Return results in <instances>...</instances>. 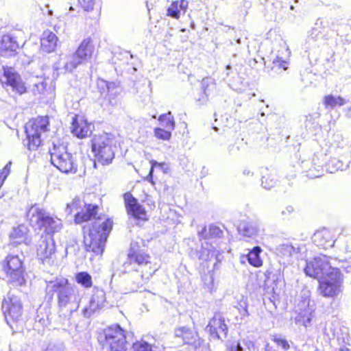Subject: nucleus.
<instances>
[{"instance_id":"nucleus-53","label":"nucleus","mask_w":351,"mask_h":351,"mask_svg":"<svg viewBox=\"0 0 351 351\" xmlns=\"http://www.w3.org/2000/svg\"><path fill=\"white\" fill-rule=\"evenodd\" d=\"M11 166H12V162L10 161L8 162L5 166L3 167V169H5V170L7 169L8 171H9L10 173V169H11Z\"/></svg>"},{"instance_id":"nucleus-20","label":"nucleus","mask_w":351,"mask_h":351,"mask_svg":"<svg viewBox=\"0 0 351 351\" xmlns=\"http://www.w3.org/2000/svg\"><path fill=\"white\" fill-rule=\"evenodd\" d=\"M98 206L92 204H86L84 203L80 211L74 214L75 222L76 223H81L95 218L97 213L98 212Z\"/></svg>"},{"instance_id":"nucleus-61","label":"nucleus","mask_w":351,"mask_h":351,"mask_svg":"<svg viewBox=\"0 0 351 351\" xmlns=\"http://www.w3.org/2000/svg\"><path fill=\"white\" fill-rule=\"evenodd\" d=\"M261 114V116H265V113L264 112H262Z\"/></svg>"},{"instance_id":"nucleus-21","label":"nucleus","mask_w":351,"mask_h":351,"mask_svg":"<svg viewBox=\"0 0 351 351\" xmlns=\"http://www.w3.org/2000/svg\"><path fill=\"white\" fill-rule=\"evenodd\" d=\"M313 240L317 246L323 248L332 247L336 242L331 232L326 229L317 231L313 234Z\"/></svg>"},{"instance_id":"nucleus-24","label":"nucleus","mask_w":351,"mask_h":351,"mask_svg":"<svg viewBox=\"0 0 351 351\" xmlns=\"http://www.w3.org/2000/svg\"><path fill=\"white\" fill-rule=\"evenodd\" d=\"M27 228L24 225L19 226L13 229L10 234V239L13 243L21 244L27 241Z\"/></svg>"},{"instance_id":"nucleus-45","label":"nucleus","mask_w":351,"mask_h":351,"mask_svg":"<svg viewBox=\"0 0 351 351\" xmlns=\"http://www.w3.org/2000/svg\"><path fill=\"white\" fill-rule=\"evenodd\" d=\"M79 3L86 11H89L93 8L94 0H78Z\"/></svg>"},{"instance_id":"nucleus-15","label":"nucleus","mask_w":351,"mask_h":351,"mask_svg":"<svg viewBox=\"0 0 351 351\" xmlns=\"http://www.w3.org/2000/svg\"><path fill=\"white\" fill-rule=\"evenodd\" d=\"M93 128V125L91 123H88L83 116L75 115L73 118L71 130L76 137L84 138L91 134Z\"/></svg>"},{"instance_id":"nucleus-5","label":"nucleus","mask_w":351,"mask_h":351,"mask_svg":"<svg viewBox=\"0 0 351 351\" xmlns=\"http://www.w3.org/2000/svg\"><path fill=\"white\" fill-rule=\"evenodd\" d=\"M115 149L114 140L108 134L95 136L92 139V152L96 160L102 165L112 162Z\"/></svg>"},{"instance_id":"nucleus-55","label":"nucleus","mask_w":351,"mask_h":351,"mask_svg":"<svg viewBox=\"0 0 351 351\" xmlns=\"http://www.w3.org/2000/svg\"><path fill=\"white\" fill-rule=\"evenodd\" d=\"M114 86H115V84L114 82L108 83L107 84V88H108V90L110 89V88H114Z\"/></svg>"},{"instance_id":"nucleus-56","label":"nucleus","mask_w":351,"mask_h":351,"mask_svg":"<svg viewBox=\"0 0 351 351\" xmlns=\"http://www.w3.org/2000/svg\"><path fill=\"white\" fill-rule=\"evenodd\" d=\"M265 351H272L271 348L269 344H266L265 346Z\"/></svg>"},{"instance_id":"nucleus-23","label":"nucleus","mask_w":351,"mask_h":351,"mask_svg":"<svg viewBox=\"0 0 351 351\" xmlns=\"http://www.w3.org/2000/svg\"><path fill=\"white\" fill-rule=\"evenodd\" d=\"M93 53V47L90 44V38L82 40L75 53L83 62L90 58Z\"/></svg>"},{"instance_id":"nucleus-2","label":"nucleus","mask_w":351,"mask_h":351,"mask_svg":"<svg viewBox=\"0 0 351 351\" xmlns=\"http://www.w3.org/2000/svg\"><path fill=\"white\" fill-rule=\"evenodd\" d=\"M46 289L49 293H57L60 309L66 308L70 313L78 309L81 300L79 290L76 287L69 284L67 279L60 278L50 281L47 282Z\"/></svg>"},{"instance_id":"nucleus-16","label":"nucleus","mask_w":351,"mask_h":351,"mask_svg":"<svg viewBox=\"0 0 351 351\" xmlns=\"http://www.w3.org/2000/svg\"><path fill=\"white\" fill-rule=\"evenodd\" d=\"M128 213L136 219L147 220L145 208L138 202V200L130 193L123 195Z\"/></svg>"},{"instance_id":"nucleus-18","label":"nucleus","mask_w":351,"mask_h":351,"mask_svg":"<svg viewBox=\"0 0 351 351\" xmlns=\"http://www.w3.org/2000/svg\"><path fill=\"white\" fill-rule=\"evenodd\" d=\"M19 48V44L16 38L12 34H5L1 37L0 51L2 56L8 57L14 56Z\"/></svg>"},{"instance_id":"nucleus-60","label":"nucleus","mask_w":351,"mask_h":351,"mask_svg":"<svg viewBox=\"0 0 351 351\" xmlns=\"http://www.w3.org/2000/svg\"><path fill=\"white\" fill-rule=\"evenodd\" d=\"M318 24H319V21H317L316 22L315 25H318Z\"/></svg>"},{"instance_id":"nucleus-36","label":"nucleus","mask_w":351,"mask_h":351,"mask_svg":"<svg viewBox=\"0 0 351 351\" xmlns=\"http://www.w3.org/2000/svg\"><path fill=\"white\" fill-rule=\"evenodd\" d=\"M278 251L282 255L285 256H291L294 253H298L299 248H295L294 247L289 244H283L280 246V247L278 248Z\"/></svg>"},{"instance_id":"nucleus-40","label":"nucleus","mask_w":351,"mask_h":351,"mask_svg":"<svg viewBox=\"0 0 351 351\" xmlns=\"http://www.w3.org/2000/svg\"><path fill=\"white\" fill-rule=\"evenodd\" d=\"M180 12L181 10L178 6V1H174L167 9V15L175 19H179Z\"/></svg>"},{"instance_id":"nucleus-30","label":"nucleus","mask_w":351,"mask_h":351,"mask_svg":"<svg viewBox=\"0 0 351 351\" xmlns=\"http://www.w3.org/2000/svg\"><path fill=\"white\" fill-rule=\"evenodd\" d=\"M216 256V251L210 244H209L206 241L202 244V248L198 252V257L199 259L206 261H208L213 256Z\"/></svg>"},{"instance_id":"nucleus-51","label":"nucleus","mask_w":351,"mask_h":351,"mask_svg":"<svg viewBox=\"0 0 351 351\" xmlns=\"http://www.w3.org/2000/svg\"><path fill=\"white\" fill-rule=\"evenodd\" d=\"M214 325L215 326H212L210 320L207 327L209 328V330L212 333L217 334V327L219 326V323L218 322H216V323Z\"/></svg>"},{"instance_id":"nucleus-9","label":"nucleus","mask_w":351,"mask_h":351,"mask_svg":"<svg viewBox=\"0 0 351 351\" xmlns=\"http://www.w3.org/2000/svg\"><path fill=\"white\" fill-rule=\"evenodd\" d=\"M49 120L47 117H38L30 120L25 125V132L29 149L35 150L41 144V136L49 130Z\"/></svg>"},{"instance_id":"nucleus-25","label":"nucleus","mask_w":351,"mask_h":351,"mask_svg":"<svg viewBox=\"0 0 351 351\" xmlns=\"http://www.w3.org/2000/svg\"><path fill=\"white\" fill-rule=\"evenodd\" d=\"M239 233L247 237L254 238L257 236L258 228L256 223L253 222H243L238 227Z\"/></svg>"},{"instance_id":"nucleus-42","label":"nucleus","mask_w":351,"mask_h":351,"mask_svg":"<svg viewBox=\"0 0 351 351\" xmlns=\"http://www.w3.org/2000/svg\"><path fill=\"white\" fill-rule=\"evenodd\" d=\"M274 341L278 347H280L284 350H287L289 348V344L288 341L280 336H275L274 337Z\"/></svg>"},{"instance_id":"nucleus-17","label":"nucleus","mask_w":351,"mask_h":351,"mask_svg":"<svg viewBox=\"0 0 351 351\" xmlns=\"http://www.w3.org/2000/svg\"><path fill=\"white\" fill-rule=\"evenodd\" d=\"M319 282L318 291L320 294L325 297H332L339 292L341 283L337 278H332L328 276L319 280Z\"/></svg>"},{"instance_id":"nucleus-38","label":"nucleus","mask_w":351,"mask_h":351,"mask_svg":"<svg viewBox=\"0 0 351 351\" xmlns=\"http://www.w3.org/2000/svg\"><path fill=\"white\" fill-rule=\"evenodd\" d=\"M272 64L273 66L271 70L275 72H278L279 70L285 71L288 68L287 62L281 60L278 57L273 60Z\"/></svg>"},{"instance_id":"nucleus-11","label":"nucleus","mask_w":351,"mask_h":351,"mask_svg":"<svg viewBox=\"0 0 351 351\" xmlns=\"http://www.w3.org/2000/svg\"><path fill=\"white\" fill-rule=\"evenodd\" d=\"M37 255L44 264L53 265L56 263V245L51 235L42 236L37 247Z\"/></svg>"},{"instance_id":"nucleus-50","label":"nucleus","mask_w":351,"mask_h":351,"mask_svg":"<svg viewBox=\"0 0 351 351\" xmlns=\"http://www.w3.org/2000/svg\"><path fill=\"white\" fill-rule=\"evenodd\" d=\"M10 172L8 171V170L3 169L1 171H0V181L2 182H4L7 177L9 176Z\"/></svg>"},{"instance_id":"nucleus-41","label":"nucleus","mask_w":351,"mask_h":351,"mask_svg":"<svg viewBox=\"0 0 351 351\" xmlns=\"http://www.w3.org/2000/svg\"><path fill=\"white\" fill-rule=\"evenodd\" d=\"M154 134L156 138L161 140H169L171 136V132L169 130H165L162 128H156L154 130Z\"/></svg>"},{"instance_id":"nucleus-1","label":"nucleus","mask_w":351,"mask_h":351,"mask_svg":"<svg viewBox=\"0 0 351 351\" xmlns=\"http://www.w3.org/2000/svg\"><path fill=\"white\" fill-rule=\"evenodd\" d=\"M125 268L128 269L130 278L136 287H141L147 283L150 278L158 269L151 261V256L143 250L131 248L128 254Z\"/></svg>"},{"instance_id":"nucleus-47","label":"nucleus","mask_w":351,"mask_h":351,"mask_svg":"<svg viewBox=\"0 0 351 351\" xmlns=\"http://www.w3.org/2000/svg\"><path fill=\"white\" fill-rule=\"evenodd\" d=\"M329 165H332L333 167H337V169H340L341 170L343 169V163L340 160H339L336 158H334V159H332L331 160H330Z\"/></svg>"},{"instance_id":"nucleus-22","label":"nucleus","mask_w":351,"mask_h":351,"mask_svg":"<svg viewBox=\"0 0 351 351\" xmlns=\"http://www.w3.org/2000/svg\"><path fill=\"white\" fill-rule=\"evenodd\" d=\"M58 38L49 30L45 31L40 38L41 50L46 53L53 52L57 46Z\"/></svg>"},{"instance_id":"nucleus-32","label":"nucleus","mask_w":351,"mask_h":351,"mask_svg":"<svg viewBox=\"0 0 351 351\" xmlns=\"http://www.w3.org/2000/svg\"><path fill=\"white\" fill-rule=\"evenodd\" d=\"M158 121L161 123V125L167 130H174L175 121L171 112H169L167 114H161L158 118Z\"/></svg>"},{"instance_id":"nucleus-19","label":"nucleus","mask_w":351,"mask_h":351,"mask_svg":"<svg viewBox=\"0 0 351 351\" xmlns=\"http://www.w3.org/2000/svg\"><path fill=\"white\" fill-rule=\"evenodd\" d=\"M82 61L75 53L70 54L56 62L53 67L56 70H63L64 72H72L77 66L82 64Z\"/></svg>"},{"instance_id":"nucleus-14","label":"nucleus","mask_w":351,"mask_h":351,"mask_svg":"<svg viewBox=\"0 0 351 351\" xmlns=\"http://www.w3.org/2000/svg\"><path fill=\"white\" fill-rule=\"evenodd\" d=\"M329 267V263L327 261L326 257L325 256H319L306 262L304 272L310 277L319 278L326 272Z\"/></svg>"},{"instance_id":"nucleus-12","label":"nucleus","mask_w":351,"mask_h":351,"mask_svg":"<svg viewBox=\"0 0 351 351\" xmlns=\"http://www.w3.org/2000/svg\"><path fill=\"white\" fill-rule=\"evenodd\" d=\"M302 300L298 304V311L295 317V323L306 327L311 321L312 315L314 311L313 304H311L310 293L307 290H303L301 293Z\"/></svg>"},{"instance_id":"nucleus-33","label":"nucleus","mask_w":351,"mask_h":351,"mask_svg":"<svg viewBox=\"0 0 351 351\" xmlns=\"http://www.w3.org/2000/svg\"><path fill=\"white\" fill-rule=\"evenodd\" d=\"M77 283L86 288H90L93 285L91 276L87 272H80L75 277Z\"/></svg>"},{"instance_id":"nucleus-8","label":"nucleus","mask_w":351,"mask_h":351,"mask_svg":"<svg viewBox=\"0 0 351 351\" xmlns=\"http://www.w3.org/2000/svg\"><path fill=\"white\" fill-rule=\"evenodd\" d=\"M49 153L51 164L60 171L65 173L76 172L77 165L72 154L68 152L66 146L53 144Z\"/></svg>"},{"instance_id":"nucleus-54","label":"nucleus","mask_w":351,"mask_h":351,"mask_svg":"<svg viewBox=\"0 0 351 351\" xmlns=\"http://www.w3.org/2000/svg\"><path fill=\"white\" fill-rule=\"evenodd\" d=\"M346 114L348 117L351 118V107L347 108L345 110Z\"/></svg>"},{"instance_id":"nucleus-4","label":"nucleus","mask_w":351,"mask_h":351,"mask_svg":"<svg viewBox=\"0 0 351 351\" xmlns=\"http://www.w3.org/2000/svg\"><path fill=\"white\" fill-rule=\"evenodd\" d=\"M125 331L118 324L105 328L98 335V341L110 351H125L126 346Z\"/></svg>"},{"instance_id":"nucleus-31","label":"nucleus","mask_w":351,"mask_h":351,"mask_svg":"<svg viewBox=\"0 0 351 351\" xmlns=\"http://www.w3.org/2000/svg\"><path fill=\"white\" fill-rule=\"evenodd\" d=\"M222 230L215 225H210L207 230L206 228H204L202 231L198 232L200 238L205 239L208 238L221 237L222 236Z\"/></svg>"},{"instance_id":"nucleus-3","label":"nucleus","mask_w":351,"mask_h":351,"mask_svg":"<svg viewBox=\"0 0 351 351\" xmlns=\"http://www.w3.org/2000/svg\"><path fill=\"white\" fill-rule=\"evenodd\" d=\"M112 228V221L106 217L95 219L88 233H84V243L86 251L101 254L105 243Z\"/></svg>"},{"instance_id":"nucleus-48","label":"nucleus","mask_w":351,"mask_h":351,"mask_svg":"<svg viewBox=\"0 0 351 351\" xmlns=\"http://www.w3.org/2000/svg\"><path fill=\"white\" fill-rule=\"evenodd\" d=\"M294 209L293 206H288L284 210L281 211V215L284 218L287 217L289 215H291L293 212Z\"/></svg>"},{"instance_id":"nucleus-29","label":"nucleus","mask_w":351,"mask_h":351,"mask_svg":"<svg viewBox=\"0 0 351 351\" xmlns=\"http://www.w3.org/2000/svg\"><path fill=\"white\" fill-rule=\"evenodd\" d=\"M323 103L326 108H335L337 106H342L346 104V101L341 96L333 95H326L323 99Z\"/></svg>"},{"instance_id":"nucleus-26","label":"nucleus","mask_w":351,"mask_h":351,"mask_svg":"<svg viewBox=\"0 0 351 351\" xmlns=\"http://www.w3.org/2000/svg\"><path fill=\"white\" fill-rule=\"evenodd\" d=\"M261 249L260 247H254L246 256L242 258L241 262H244L243 259H247L248 263L256 267H259L263 265V261L260 257Z\"/></svg>"},{"instance_id":"nucleus-27","label":"nucleus","mask_w":351,"mask_h":351,"mask_svg":"<svg viewBox=\"0 0 351 351\" xmlns=\"http://www.w3.org/2000/svg\"><path fill=\"white\" fill-rule=\"evenodd\" d=\"M176 337L182 338L184 343H192L197 337V335L191 330L186 327H181L175 330Z\"/></svg>"},{"instance_id":"nucleus-6","label":"nucleus","mask_w":351,"mask_h":351,"mask_svg":"<svg viewBox=\"0 0 351 351\" xmlns=\"http://www.w3.org/2000/svg\"><path fill=\"white\" fill-rule=\"evenodd\" d=\"M8 282L14 287H21L25 282L23 261L18 254H9L1 263Z\"/></svg>"},{"instance_id":"nucleus-35","label":"nucleus","mask_w":351,"mask_h":351,"mask_svg":"<svg viewBox=\"0 0 351 351\" xmlns=\"http://www.w3.org/2000/svg\"><path fill=\"white\" fill-rule=\"evenodd\" d=\"M202 88L206 95H209L215 88V83L213 78L206 77L202 81Z\"/></svg>"},{"instance_id":"nucleus-43","label":"nucleus","mask_w":351,"mask_h":351,"mask_svg":"<svg viewBox=\"0 0 351 351\" xmlns=\"http://www.w3.org/2000/svg\"><path fill=\"white\" fill-rule=\"evenodd\" d=\"M150 163H151V169L149 171V173L147 176V177L146 178V180H149V181H151L152 178V174H153V171H154V167H158L161 169H164V166L166 165V164L165 162H158L156 160H151L150 161Z\"/></svg>"},{"instance_id":"nucleus-49","label":"nucleus","mask_w":351,"mask_h":351,"mask_svg":"<svg viewBox=\"0 0 351 351\" xmlns=\"http://www.w3.org/2000/svg\"><path fill=\"white\" fill-rule=\"evenodd\" d=\"M178 4L180 10L185 12L188 7V1L186 0H181L180 1H178Z\"/></svg>"},{"instance_id":"nucleus-46","label":"nucleus","mask_w":351,"mask_h":351,"mask_svg":"<svg viewBox=\"0 0 351 351\" xmlns=\"http://www.w3.org/2000/svg\"><path fill=\"white\" fill-rule=\"evenodd\" d=\"M268 180L269 178L266 176H263L261 179V185L266 189H270L274 186L275 184V181L273 179L270 180L269 182H268Z\"/></svg>"},{"instance_id":"nucleus-59","label":"nucleus","mask_w":351,"mask_h":351,"mask_svg":"<svg viewBox=\"0 0 351 351\" xmlns=\"http://www.w3.org/2000/svg\"><path fill=\"white\" fill-rule=\"evenodd\" d=\"M237 42L238 43H241V40H240V38H239V39L237 40Z\"/></svg>"},{"instance_id":"nucleus-39","label":"nucleus","mask_w":351,"mask_h":351,"mask_svg":"<svg viewBox=\"0 0 351 351\" xmlns=\"http://www.w3.org/2000/svg\"><path fill=\"white\" fill-rule=\"evenodd\" d=\"M132 351H154L152 345L145 341H137L132 346Z\"/></svg>"},{"instance_id":"nucleus-52","label":"nucleus","mask_w":351,"mask_h":351,"mask_svg":"<svg viewBox=\"0 0 351 351\" xmlns=\"http://www.w3.org/2000/svg\"><path fill=\"white\" fill-rule=\"evenodd\" d=\"M36 86L37 87L38 90L39 92L43 91L45 90V86L44 84V82H41V83H40L38 84H36Z\"/></svg>"},{"instance_id":"nucleus-58","label":"nucleus","mask_w":351,"mask_h":351,"mask_svg":"<svg viewBox=\"0 0 351 351\" xmlns=\"http://www.w3.org/2000/svg\"><path fill=\"white\" fill-rule=\"evenodd\" d=\"M345 250L346 252H350V250L348 249V246L346 247Z\"/></svg>"},{"instance_id":"nucleus-34","label":"nucleus","mask_w":351,"mask_h":351,"mask_svg":"<svg viewBox=\"0 0 351 351\" xmlns=\"http://www.w3.org/2000/svg\"><path fill=\"white\" fill-rule=\"evenodd\" d=\"M84 202L79 198H74L71 203L67 204L66 212L68 215L73 214L75 211H80Z\"/></svg>"},{"instance_id":"nucleus-57","label":"nucleus","mask_w":351,"mask_h":351,"mask_svg":"<svg viewBox=\"0 0 351 351\" xmlns=\"http://www.w3.org/2000/svg\"><path fill=\"white\" fill-rule=\"evenodd\" d=\"M340 351H350V350L347 348H342L340 349Z\"/></svg>"},{"instance_id":"nucleus-28","label":"nucleus","mask_w":351,"mask_h":351,"mask_svg":"<svg viewBox=\"0 0 351 351\" xmlns=\"http://www.w3.org/2000/svg\"><path fill=\"white\" fill-rule=\"evenodd\" d=\"M105 294L103 291H97L91 298L88 309L86 311L93 313L104 306Z\"/></svg>"},{"instance_id":"nucleus-13","label":"nucleus","mask_w":351,"mask_h":351,"mask_svg":"<svg viewBox=\"0 0 351 351\" xmlns=\"http://www.w3.org/2000/svg\"><path fill=\"white\" fill-rule=\"evenodd\" d=\"M0 81L19 95L26 92V87L21 81V77L12 67H3V75L0 77Z\"/></svg>"},{"instance_id":"nucleus-10","label":"nucleus","mask_w":351,"mask_h":351,"mask_svg":"<svg viewBox=\"0 0 351 351\" xmlns=\"http://www.w3.org/2000/svg\"><path fill=\"white\" fill-rule=\"evenodd\" d=\"M2 309L5 315V320L11 327L12 323H16L22 318L23 308L18 297L8 294L2 303Z\"/></svg>"},{"instance_id":"nucleus-44","label":"nucleus","mask_w":351,"mask_h":351,"mask_svg":"<svg viewBox=\"0 0 351 351\" xmlns=\"http://www.w3.org/2000/svg\"><path fill=\"white\" fill-rule=\"evenodd\" d=\"M227 351H244L239 341H234L227 345Z\"/></svg>"},{"instance_id":"nucleus-37","label":"nucleus","mask_w":351,"mask_h":351,"mask_svg":"<svg viewBox=\"0 0 351 351\" xmlns=\"http://www.w3.org/2000/svg\"><path fill=\"white\" fill-rule=\"evenodd\" d=\"M216 322L219 323V325L217 327V334H216V336L219 338V332L221 331L226 333L228 328L226 324L224 323V320L220 315H215L214 317L211 319V324L213 326H215L214 324L216 323Z\"/></svg>"},{"instance_id":"nucleus-7","label":"nucleus","mask_w":351,"mask_h":351,"mask_svg":"<svg viewBox=\"0 0 351 351\" xmlns=\"http://www.w3.org/2000/svg\"><path fill=\"white\" fill-rule=\"evenodd\" d=\"M31 224L39 228H44L46 231L54 232L59 231L62 228L60 219H54L44 209L37 206H32L27 213Z\"/></svg>"}]
</instances>
